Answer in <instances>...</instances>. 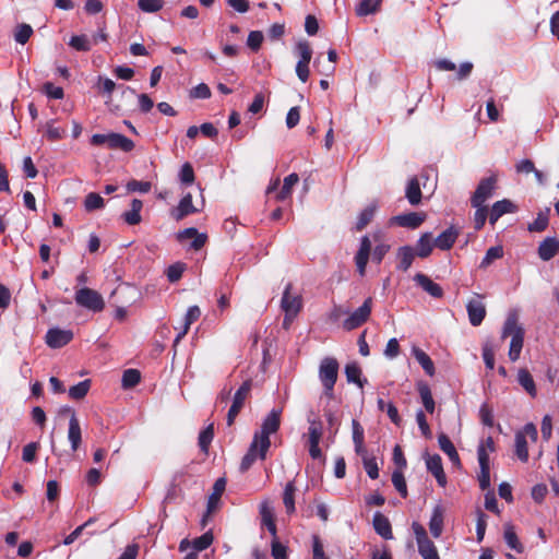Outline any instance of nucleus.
Segmentation results:
<instances>
[{
  "label": "nucleus",
  "mask_w": 559,
  "mask_h": 559,
  "mask_svg": "<svg viewBox=\"0 0 559 559\" xmlns=\"http://www.w3.org/2000/svg\"><path fill=\"white\" fill-rule=\"evenodd\" d=\"M141 379V371L139 369L130 368L123 371L121 384H139Z\"/></svg>",
  "instance_id": "052dcab7"
},
{
  "label": "nucleus",
  "mask_w": 559,
  "mask_h": 559,
  "mask_svg": "<svg viewBox=\"0 0 559 559\" xmlns=\"http://www.w3.org/2000/svg\"><path fill=\"white\" fill-rule=\"evenodd\" d=\"M459 236V230L454 226H450L442 231L435 240V246L440 250H450Z\"/></svg>",
  "instance_id": "5701e85b"
},
{
  "label": "nucleus",
  "mask_w": 559,
  "mask_h": 559,
  "mask_svg": "<svg viewBox=\"0 0 559 559\" xmlns=\"http://www.w3.org/2000/svg\"><path fill=\"white\" fill-rule=\"evenodd\" d=\"M486 527H487V515L483 511L477 510L476 536H477L478 543L483 542L485 532H486Z\"/></svg>",
  "instance_id": "0e129e2a"
},
{
  "label": "nucleus",
  "mask_w": 559,
  "mask_h": 559,
  "mask_svg": "<svg viewBox=\"0 0 559 559\" xmlns=\"http://www.w3.org/2000/svg\"><path fill=\"white\" fill-rule=\"evenodd\" d=\"M503 255V249L500 246L490 247L487 251L485 257L483 258L479 267L486 269L495 260L502 258Z\"/></svg>",
  "instance_id": "49530a36"
},
{
  "label": "nucleus",
  "mask_w": 559,
  "mask_h": 559,
  "mask_svg": "<svg viewBox=\"0 0 559 559\" xmlns=\"http://www.w3.org/2000/svg\"><path fill=\"white\" fill-rule=\"evenodd\" d=\"M473 207L476 209L474 214V228L476 230H480L484 227L487 217L489 216L488 207L486 205H478Z\"/></svg>",
  "instance_id": "4d7b16f0"
},
{
  "label": "nucleus",
  "mask_w": 559,
  "mask_h": 559,
  "mask_svg": "<svg viewBox=\"0 0 559 559\" xmlns=\"http://www.w3.org/2000/svg\"><path fill=\"white\" fill-rule=\"evenodd\" d=\"M259 512L261 516V527H266L272 538L277 537V527L275 522L274 509L269 500H264L260 503Z\"/></svg>",
  "instance_id": "f8f14e48"
},
{
  "label": "nucleus",
  "mask_w": 559,
  "mask_h": 559,
  "mask_svg": "<svg viewBox=\"0 0 559 559\" xmlns=\"http://www.w3.org/2000/svg\"><path fill=\"white\" fill-rule=\"evenodd\" d=\"M69 45L78 51L91 50V43L86 35H74L71 37Z\"/></svg>",
  "instance_id": "5fc2aeb1"
},
{
  "label": "nucleus",
  "mask_w": 559,
  "mask_h": 559,
  "mask_svg": "<svg viewBox=\"0 0 559 559\" xmlns=\"http://www.w3.org/2000/svg\"><path fill=\"white\" fill-rule=\"evenodd\" d=\"M376 210H377V205L370 204L360 212V214L358 215L356 225H355V229L357 231H361L370 224V222L373 219Z\"/></svg>",
  "instance_id": "58836bf2"
},
{
  "label": "nucleus",
  "mask_w": 559,
  "mask_h": 559,
  "mask_svg": "<svg viewBox=\"0 0 559 559\" xmlns=\"http://www.w3.org/2000/svg\"><path fill=\"white\" fill-rule=\"evenodd\" d=\"M297 49L300 59L296 64V74L299 80L305 83L309 79V63L312 57V49L308 41L298 43Z\"/></svg>",
  "instance_id": "6e6552de"
},
{
  "label": "nucleus",
  "mask_w": 559,
  "mask_h": 559,
  "mask_svg": "<svg viewBox=\"0 0 559 559\" xmlns=\"http://www.w3.org/2000/svg\"><path fill=\"white\" fill-rule=\"evenodd\" d=\"M198 211L199 210L192 203V194L187 193L186 195H183L181 198L178 206L175 210H173L171 216L177 222H179V221L183 219L186 216H188L190 214H194Z\"/></svg>",
  "instance_id": "4be33fe9"
},
{
  "label": "nucleus",
  "mask_w": 559,
  "mask_h": 559,
  "mask_svg": "<svg viewBox=\"0 0 559 559\" xmlns=\"http://www.w3.org/2000/svg\"><path fill=\"white\" fill-rule=\"evenodd\" d=\"M296 486L295 481H288L285 486L284 493H283V503L285 506L286 512L288 514H292L295 512V493H296Z\"/></svg>",
  "instance_id": "e433bc0d"
},
{
  "label": "nucleus",
  "mask_w": 559,
  "mask_h": 559,
  "mask_svg": "<svg viewBox=\"0 0 559 559\" xmlns=\"http://www.w3.org/2000/svg\"><path fill=\"white\" fill-rule=\"evenodd\" d=\"M515 455L522 462H527L528 460L527 441L522 431L515 433Z\"/></svg>",
  "instance_id": "a19ab883"
},
{
  "label": "nucleus",
  "mask_w": 559,
  "mask_h": 559,
  "mask_svg": "<svg viewBox=\"0 0 559 559\" xmlns=\"http://www.w3.org/2000/svg\"><path fill=\"white\" fill-rule=\"evenodd\" d=\"M433 238L431 233H424L416 242L415 253L419 258H427L433 249Z\"/></svg>",
  "instance_id": "c756f323"
},
{
  "label": "nucleus",
  "mask_w": 559,
  "mask_h": 559,
  "mask_svg": "<svg viewBox=\"0 0 559 559\" xmlns=\"http://www.w3.org/2000/svg\"><path fill=\"white\" fill-rule=\"evenodd\" d=\"M418 552L423 559H441L435 543L429 538L426 528L418 522L412 523Z\"/></svg>",
  "instance_id": "7ed1b4c3"
},
{
  "label": "nucleus",
  "mask_w": 559,
  "mask_h": 559,
  "mask_svg": "<svg viewBox=\"0 0 559 559\" xmlns=\"http://www.w3.org/2000/svg\"><path fill=\"white\" fill-rule=\"evenodd\" d=\"M484 362L488 369L495 367V346L490 341H486L481 347Z\"/></svg>",
  "instance_id": "de8ad7c7"
},
{
  "label": "nucleus",
  "mask_w": 559,
  "mask_h": 559,
  "mask_svg": "<svg viewBox=\"0 0 559 559\" xmlns=\"http://www.w3.org/2000/svg\"><path fill=\"white\" fill-rule=\"evenodd\" d=\"M371 252V240L368 236H364L360 239V247L355 255V263L357 266V271L360 276L366 274V266L369 261Z\"/></svg>",
  "instance_id": "dca6fc26"
},
{
  "label": "nucleus",
  "mask_w": 559,
  "mask_h": 559,
  "mask_svg": "<svg viewBox=\"0 0 559 559\" xmlns=\"http://www.w3.org/2000/svg\"><path fill=\"white\" fill-rule=\"evenodd\" d=\"M260 459V441L258 438H253L248 452L245 454V456L241 460L239 469L241 473L247 472L252 464L255 462L257 459Z\"/></svg>",
  "instance_id": "bb28decb"
},
{
  "label": "nucleus",
  "mask_w": 559,
  "mask_h": 559,
  "mask_svg": "<svg viewBox=\"0 0 559 559\" xmlns=\"http://www.w3.org/2000/svg\"><path fill=\"white\" fill-rule=\"evenodd\" d=\"M338 361L334 357H324L319 366V378L322 384H335L338 376Z\"/></svg>",
  "instance_id": "1a4fd4ad"
},
{
  "label": "nucleus",
  "mask_w": 559,
  "mask_h": 559,
  "mask_svg": "<svg viewBox=\"0 0 559 559\" xmlns=\"http://www.w3.org/2000/svg\"><path fill=\"white\" fill-rule=\"evenodd\" d=\"M177 239L179 241L186 240V239H192V242L190 245L191 249L198 251L202 249L207 241V235L206 234H200L197 228L189 227L183 230H180L177 234Z\"/></svg>",
  "instance_id": "a211bd4d"
},
{
  "label": "nucleus",
  "mask_w": 559,
  "mask_h": 559,
  "mask_svg": "<svg viewBox=\"0 0 559 559\" xmlns=\"http://www.w3.org/2000/svg\"><path fill=\"white\" fill-rule=\"evenodd\" d=\"M524 335L525 330L519 323V319L516 314H510L506 319L501 332V337L504 340L507 337H511L510 348H509V358L511 361H516L520 358L523 344H524Z\"/></svg>",
  "instance_id": "f257e3e1"
},
{
  "label": "nucleus",
  "mask_w": 559,
  "mask_h": 559,
  "mask_svg": "<svg viewBox=\"0 0 559 559\" xmlns=\"http://www.w3.org/2000/svg\"><path fill=\"white\" fill-rule=\"evenodd\" d=\"M414 280L430 296L435 298H441L443 296L442 287L431 281L427 275L418 273L415 275Z\"/></svg>",
  "instance_id": "393cba45"
},
{
  "label": "nucleus",
  "mask_w": 559,
  "mask_h": 559,
  "mask_svg": "<svg viewBox=\"0 0 559 559\" xmlns=\"http://www.w3.org/2000/svg\"><path fill=\"white\" fill-rule=\"evenodd\" d=\"M406 198L412 205H417L421 202V190L419 181L416 177H413L406 188Z\"/></svg>",
  "instance_id": "4c0bfd02"
},
{
  "label": "nucleus",
  "mask_w": 559,
  "mask_h": 559,
  "mask_svg": "<svg viewBox=\"0 0 559 559\" xmlns=\"http://www.w3.org/2000/svg\"><path fill=\"white\" fill-rule=\"evenodd\" d=\"M180 181L186 185H192L194 182L195 176L193 167L190 163H185L181 167L180 174H179Z\"/></svg>",
  "instance_id": "e2e57ef3"
},
{
  "label": "nucleus",
  "mask_w": 559,
  "mask_h": 559,
  "mask_svg": "<svg viewBox=\"0 0 559 559\" xmlns=\"http://www.w3.org/2000/svg\"><path fill=\"white\" fill-rule=\"evenodd\" d=\"M142 207H143L142 201L139 199H133L131 201V209L129 211H126L122 214L123 221L128 225H131V226L140 224L142 221V217H141Z\"/></svg>",
  "instance_id": "473e14b6"
},
{
  "label": "nucleus",
  "mask_w": 559,
  "mask_h": 559,
  "mask_svg": "<svg viewBox=\"0 0 559 559\" xmlns=\"http://www.w3.org/2000/svg\"><path fill=\"white\" fill-rule=\"evenodd\" d=\"M419 395L425 409L429 414H432L435 412L436 404L430 391V386H419Z\"/></svg>",
  "instance_id": "09e8293b"
},
{
  "label": "nucleus",
  "mask_w": 559,
  "mask_h": 559,
  "mask_svg": "<svg viewBox=\"0 0 559 559\" xmlns=\"http://www.w3.org/2000/svg\"><path fill=\"white\" fill-rule=\"evenodd\" d=\"M479 417H480V420H481L483 425H485L487 427H492L493 426L492 408L489 406L488 403H484L480 406Z\"/></svg>",
  "instance_id": "338daca9"
},
{
  "label": "nucleus",
  "mask_w": 559,
  "mask_h": 559,
  "mask_svg": "<svg viewBox=\"0 0 559 559\" xmlns=\"http://www.w3.org/2000/svg\"><path fill=\"white\" fill-rule=\"evenodd\" d=\"M427 469L436 477L439 486L447 485V476L443 471L442 460L439 454L429 455L426 460Z\"/></svg>",
  "instance_id": "aec40b11"
},
{
  "label": "nucleus",
  "mask_w": 559,
  "mask_h": 559,
  "mask_svg": "<svg viewBox=\"0 0 559 559\" xmlns=\"http://www.w3.org/2000/svg\"><path fill=\"white\" fill-rule=\"evenodd\" d=\"M477 457L479 463V475L478 481L481 490H486L490 487V466H489V454L486 452L484 444L477 448Z\"/></svg>",
  "instance_id": "9b49d317"
},
{
  "label": "nucleus",
  "mask_w": 559,
  "mask_h": 559,
  "mask_svg": "<svg viewBox=\"0 0 559 559\" xmlns=\"http://www.w3.org/2000/svg\"><path fill=\"white\" fill-rule=\"evenodd\" d=\"M39 448L37 442H31L23 448L22 460L26 463H33L36 459V452Z\"/></svg>",
  "instance_id": "774afa93"
},
{
  "label": "nucleus",
  "mask_w": 559,
  "mask_h": 559,
  "mask_svg": "<svg viewBox=\"0 0 559 559\" xmlns=\"http://www.w3.org/2000/svg\"><path fill=\"white\" fill-rule=\"evenodd\" d=\"M32 34H33L32 26L23 23V24L17 25L15 34H14V39L16 43H19L21 45H25L28 41Z\"/></svg>",
  "instance_id": "864d4df0"
},
{
  "label": "nucleus",
  "mask_w": 559,
  "mask_h": 559,
  "mask_svg": "<svg viewBox=\"0 0 559 559\" xmlns=\"http://www.w3.org/2000/svg\"><path fill=\"white\" fill-rule=\"evenodd\" d=\"M271 554L274 559H287V547L280 543L278 538H272Z\"/></svg>",
  "instance_id": "680f3d73"
},
{
  "label": "nucleus",
  "mask_w": 559,
  "mask_h": 559,
  "mask_svg": "<svg viewBox=\"0 0 559 559\" xmlns=\"http://www.w3.org/2000/svg\"><path fill=\"white\" fill-rule=\"evenodd\" d=\"M345 374L347 382L354 384H364L361 381V368L356 361L348 362L345 366Z\"/></svg>",
  "instance_id": "79ce46f5"
},
{
  "label": "nucleus",
  "mask_w": 559,
  "mask_h": 559,
  "mask_svg": "<svg viewBox=\"0 0 559 559\" xmlns=\"http://www.w3.org/2000/svg\"><path fill=\"white\" fill-rule=\"evenodd\" d=\"M263 34L260 31H251L247 38V45L253 51H258L263 43Z\"/></svg>",
  "instance_id": "69168bd1"
},
{
  "label": "nucleus",
  "mask_w": 559,
  "mask_h": 559,
  "mask_svg": "<svg viewBox=\"0 0 559 559\" xmlns=\"http://www.w3.org/2000/svg\"><path fill=\"white\" fill-rule=\"evenodd\" d=\"M45 128H46L45 136L50 142L60 141L61 139H63L66 136V133H67L66 129L56 127L53 120L48 121L46 123Z\"/></svg>",
  "instance_id": "a18cd8bd"
},
{
  "label": "nucleus",
  "mask_w": 559,
  "mask_h": 559,
  "mask_svg": "<svg viewBox=\"0 0 559 559\" xmlns=\"http://www.w3.org/2000/svg\"><path fill=\"white\" fill-rule=\"evenodd\" d=\"M372 525L378 535L384 539H392L393 532L389 519L381 512H376L372 520Z\"/></svg>",
  "instance_id": "b1692460"
},
{
  "label": "nucleus",
  "mask_w": 559,
  "mask_h": 559,
  "mask_svg": "<svg viewBox=\"0 0 559 559\" xmlns=\"http://www.w3.org/2000/svg\"><path fill=\"white\" fill-rule=\"evenodd\" d=\"M186 270V264L182 262H176L169 265L166 270L167 278L170 283L178 282Z\"/></svg>",
  "instance_id": "603ef678"
},
{
  "label": "nucleus",
  "mask_w": 559,
  "mask_h": 559,
  "mask_svg": "<svg viewBox=\"0 0 559 559\" xmlns=\"http://www.w3.org/2000/svg\"><path fill=\"white\" fill-rule=\"evenodd\" d=\"M138 7L141 11L146 13H155L163 9V0H139Z\"/></svg>",
  "instance_id": "6e6d98bb"
},
{
  "label": "nucleus",
  "mask_w": 559,
  "mask_h": 559,
  "mask_svg": "<svg viewBox=\"0 0 559 559\" xmlns=\"http://www.w3.org/2000/svg\"><path fill=\"white\" fill-rule=\"evenodd\" d=\"M298 181H299V176L296 173H293V174L288 175L287 177H285L283 187H282L281 191L276 194V200L277 201L286 200L290 195L293 187L296 183H298Z\"/></svg>",
  "instance_id": "ea45409f"
},
{
  "label": "nucleus",
  "mask_w": 559,
  "mask_h": 559,
  "mask_svg": "<svg viewBox=\"0 0 559 559\" xmlns=\"http://www.w3.org/2000/svg\"><path fill=\"white\" fill-rule=\"evenodd\" d=\"M308 441L309 443H320L323 435V425L320 419L308 417Z\"/></svg>",
  "instance_id": "c9c22d12"
},
{
  "label": "nucleus",
  "mask_w": 559,
  "mask_h": 559,
  "mask_svg": "<svg viewBox=\"0 0 559 559\" xmlns=\"http://www.w3.org/2000/svg\"><path fill=\"white\" fill-rule=\"evenodd\" d=\"M444 508L441 504L435 506L432 509L431 518L429 521V530L435 538H439L442 535L444 527Z\"/></svg>",
  "instance_id": "412c9836"
},
{
  "label": "nucleus",
  "mask_w": 559,
  "mask_h": 559,
  "mask_svg": "<svg viewBox=\"0 0 559 559\" xmlns=\"http://www.w3.org/2000/svg\"><path fill=\"white\" fill-rule=\"evenodd\" d=\"M226 488V479L223 477H219L215 480L213 485L212 493L210 495L207 499V514H211L214 512L219 503L221 497L224 493Z\"/></svg>",
  "instance_id": "a878e982"
},
{
  "label": "nucleus",
  "mask_w": 559,
  "mask_h": 559,
  "mask_svg": "<svg viewBox=\"0 0 559 559\" xmlns=\"http://www.w3.org/2000/svg\"><path fill=\"white\" fill-rule=\"evenodd\" d=\"M396 255L399 259L397 269L406 272L411 267L416 253L413 247L403 246L399 248Z\"/></svg>",
  "instance_id": "7c9ffc66"
},
{
  "label": "nucleus",
  "mask_w": 559,
  "mask_h": 559,
  "mask_svg": "<svg viewBox=\"0 0 559 559\" xmlns=\"http://www.w3.org/2000/svg\"><path fill=\"white\" fill-rule=\"evenodd\" d=\"M104 206V199L95 192H91L85 197L84 207L87 212L99 210Z\"/></svg>",
  "instance_id": "3c124183"
},
{
  "label": "nucleus",
  "mask_w": 559,
  "mask_h": 559,
  "mask_svg": "<svg viewBox=\"0 0 559 559\" xmlns=\"http://www.w3.org/2000/svg\"><path fill=\"white\" fill-rule=\"evenodd\" d=\"M213 539V534L209 531L193 540V548L197 551L205 550L212 545Z\"/></svg>",
  "instance_id": "bf43d9fd"
},
{
  "label": "nucleus",
  "mask_w": 559,
  "mask_h": 559,
  "mask_svg": "<svg viewBox=\"0 0 559 559\" xmlns=\"http://www.w3.org/2000/svg\"><path fill=\"white\" fill-rule=\"evenodd\" d=\"M382 0H361L356 9L359 16L373 14L378 11Z\"/></svg>",
  "instance_id": "c03bdc74"
},
{
  "label": "nucleus",
  "mask_w": 559,
  "mask_h": 559,
  "mask_svg": "<svg viewBox=\"0 0 559 559\" xmlns=\"http://www.w3.org/2000/svg\"><path fill=\"white\" fill-rule=\"evenodd\" d=\"M214 438V426L213 424L209 425L205 429H203L199 435V447L200 450L204 453H209V448Z\"/></svg>",
  "instance_id": "37998d69"
},
{
  "label": "nucleus",
  "mask_w": 559,
  "mask_h": 559,
  "mask_svg": "<svg viewBox=\"0 0 559 559\" xmlns=\"http://www.w3.org/2000/svg\"><path fill=\"white\" fill-rule=\"evenodd\" d=\"M372 309V298L368 297L364 304L356 309L344 322L343 328L352 331L362 325L370 317Z\"/></svg>",
  "instance_id": "423d86ee"
},
{
  "label": "nucleus",
  "mask_w": 559,
  "mask_h": 559,
  "mask_svg": "<svg viewBox=\"0 0 559 559\" xmlns=\"http://www.w3.org/2000/svg\"><path fill=\"white\" fill-rule=\"evenodd\" d=\"M392 484L395 489L399 491L402 498H406L408 496L407 486L405 477L402 471H394L392 474Z\"/></svg>",
  "instance_id": "8fccbe9b"
},
{
  "label": "nucleus",
  "mask_w": 559,
  "mask_h": 559,
  "mask_svg": "<svg viewBox=\"0 0 559 559\" xmlns=\"http://www.w3.org/2000/svg\"><path fill=\"white\" fill-rule=\"evenodd\" d=\"M412 355L416 359V361L421 366L426 374L433 376L435 374V365L429 355L424 352L421 348L414 346L412 348Z\"/></svg>",
  "instance_id": "2f4dec72"
},
{
  "label": "nucleus",
  "mask_w": 559,
  "mask_h": 559,
  "mask_svg": "<svg viewBox=\"0 0 559 559\" xmlns=\"http://www.w3.org/2000/svg\"><path fill=\"white\" fill-rule=\"evenodd\" d=\"M68 439L71 443V449L76 451L82 441V431L75 413H72V416L69 420Z\"/></svg>",
  "instance_id": "cd10ccee"
},
{
  "label": "nucleus",
  "mask_w": 559,
  "mask_h": 559,
  "mask_svg": "<svg viewBox=\"0 0 559 559\" xmlns=\"http://www.w3.org/2000/svg\"><path fill=\"white\" fill-rule=\"evenodd\" d=\"M282 408H273L263 420L261 431L255 432L253 438L260 441V459L264 460L271 445L270 435L275 433L281 425Z\"/></svg>",
  "instance_id": "f03ea898"
},
{
  "label": "nucleus",
  "mask_w": 559,
  "mask_h": 559,
  "mask_svg": "<svg viewBox=\"0 0 559 559\" xmlns=\"http://www.w3.org/2000/svg\"><path fill=\"white\" fill-rule=\"evenodd\" d=\"M466 311L468 316L469 323L473 326H479L485 317H486V306L480 300V296L478 295V299H471L466 305Z\"/></svg>",
  "instance_id": "2eb2a0df"
},
{
  "label": "nucleus",
  "mask_w": 559,
  "mask_h": 559,
  "mask_svg": "<svg viewBox=\"0 0 559 559\" xmlns=\"http://www.w3.org/2000/svg\"><path fill=\"white\" fill-rule=\"evenodd\" d=\"M559 253V239L546 237L538 246L537 254L540 260L549 261Z\"/></svg>",
  "instance_id": "6ab92c4d"
},
{
  "label": "nucleus",
  "mask_w": 559,
  "mask_h": 559,
  "mask_svg": "<svg viewBox=\"0 0 559 559\" xmlns=\"http://www.w3.org/2000/svg\"><path fill=\"white\" fill-rule=\"evenodd\" d=\"M73 340L71 330H61L58 328L49 329L46 333V343L51 348H61Z\"/></svg>",
  "instance_id": "ddd939ff"
},
{
  "label": "nucleus",
  "mask_w": 559,
  "mask_h": 559,
  "mask_svg": "<svg viewBox=\"0 0 559 559\" xmlns=\"http://www.w3.org/2000/svg\"><path fill=\"white\" fill-rule=\"evenodd\" d=\"M250 388L251 386H239V389L236 391L234 399H233L231 406L227 414V425L228 426H231L234 424L236 417L242 409V407L245 405V401L249 396Z\"/></svg>",
  "instance_id": "4468645a"
},
{
  "label": "nucleus",
  "mask_w": 559,
  "mask_h": 559,
  "mask_svg": "<svg viewBox=\"0 0 559 559\" xmlns=\"http://www.w3.org/2000/svg\"><path fill=\"white\" fill-rule=\"evenodd\" d=\"M503 537L509 548L516 551L518 554H522L524 551V547L515 533L514 526L511 523L504 524Z\"/></svg>",
  "instance_id": "72a5a7b5"
},
{
  "label": "nucleus",
  "mask_w": 559,
  "mask_h": 559,
  "mask_svg": "<svg viewBox=\"0 0 559 559\" xmlns=\"http://www.w3.org/2000/svg\"><path fill=\"white\" fill-rule=\"evenodd\" d=\"M200 316H201V310L198 306L189 307V309L186 313L181 330L179 331V333L177 334V336L175 338V345L178 344L180 342V340L188 333L191 324L193 322H195L200 318Z\"/></svg>",
  "instance_id": "c85d7f7f"
},
{
  "label": "nucleus",
  "mask_w": 559,
  "mask_h": 559,
  "mask_svg": "<svg viewBox=\"0 0 559 559\" xmlns=\"http://www.w3.org/2000/svg\"><path fill=\"white\" fill-rule=\"evenodd\" d=\"M548 213L540 212L537 214V217L528 224V230L535 233L544 231L548 226Z\"/></svg>",
  "instance_id": "13d9d810"
},
{
  "label": "nucleus",
  "mask_w": 559,
  "mask_h": 559,
  "mask_svg": "<svg viewBox=\"0 0 559 559\" xmlns=\"http://www.w3.org/2000/svg\"><path fill=\"white\" fill-rule=\"evenodd\" d=\"M426 221L424 212H409L390 218V225H396L409 229L418 228Z\"/></svg>",
  "instance_id": "9d476101"
},
{
  "label": "nucleus",
  "mask_w": 559,
  "mask_h": 559,
  "mask_svg": "<svg viewBox=\"0 0 559 559\" xmlns=\"http://www.w3.org/2000/svg\"><path fill=\"white\" fill-rule=\"evenodd\" d=\"M438 443L440 449L449 456L450 461L453 464H460L459 453L454 444L445 433L442 432L438 436Z\"/></svg>",
  "instance_id": "f704fd0d"
},
{
  "label": "nucleus",
  "mask_w": 559,
  "mask_h": 559,
  "mask_svg": "<svg viewBox=\"0 0 559 559\" xmlns=\"http://www.w3.org/2000/svg\"><path fill=\"white\" fill-rule=\"evenodd\" d=\"M496 185L497 178L495 176L481 179L471 198L472 206L485 205V202L492 197Z\"/></svg>",
  "instance_id": "0eeeda50"
},
{
  "label": "nucleus",
  "mask_w": 559,
  "mask_h": 559,
  "mask_svg": "<svg viewBox=\"0 0 559 559\" xmlns=\"http://www.w3.org/2000/svg\"><path fill=\"white\" fill-rule=\"evenodd\" d=\"M292 288H293V284L288 283L284 289L282 301H281V307H282L283 311L285 312L284 325H287L288 324L287 321L290 318L296 317L302 307L301 297L298 295L293 296L290 294Z\"/></svg>",
  "instance_id": "39448f33"
},
{
  "label": "nucleus",
  "mask_w": 559,
  "mask_h": 559,
  "mask_svg": "<svg viewBox=\"0 0 559 559\" xmlns=\"http://www.w3.org/2000/svg\"><path fill=\"white\" fill-rule=\"evenodd\" d=\"M75 302L94 312H99L105 308V301L102 295L88 287L80 288L75 293Z\"/></svg>",
  "instance_id": "20e7f679"
},
{
  "label": "nucleus",
  "mask_w": 559,
  "mask_h": 559,
  "mask_svg": "<svg viewBox=\"0 0 559 559\" xmlns=\"http://www.w3.org/2000/svg\"><path fill=\"white\" fill-rule=\"evenodd\" d=\"M518 206L509 199L497 201L492 204L489 213V223L495 225L496 222L504 214L515 213Z\"/></svg>",
  "instance_id": "f3484780"
}]
</instances>
